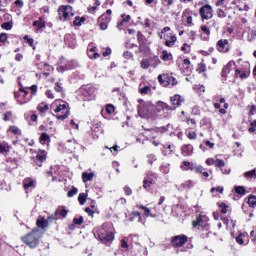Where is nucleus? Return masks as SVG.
<instances>
[{"mask_svg":"<svg viewBox=\"0 0 256 256\" xmlns=\"http://www.w3.org/2000/svg\"><path fill=\"white\" fill-rule=\"evenodd\" d=\"M141 67L142 69H149V67H151V58L142 60Z\"/></svg>","mask_w":256,"mask_h":256,"instance_id":"nucleus-42","label":"nucleus"},{"mask_svg":"<svg viewBox=\"0 0 256 256\" xmlns=\"http://www.w3.org/2000/svg\"><path fill=\"white\" fill-rule=\"evenodd\" d=\"M37 110L39 113H47L49 111V104L41 103L38 105Z\"/></svg>","mask_w":256,"mask_h":256,"instance_id":"nucleus-32","label":"nucleus"},{"mask_svg":"<svg viewBox=\"0 0 256 256\" xmlns=\"http://www.w3.org/2000/svg\"><path fill=\"white\" fill-rule=\"evenodd\" d=\"M1 27L2 29H6V31H11V29H13V22H5Z\"/></svg>","mask_w":256,"mask_h":256,"instance_id":"nucleus-46","label":"nucleus"},{"mask_svg":"<svg viewBox=\"0 0 256 256\" xmlns=\"http://www.w3.org/2000/svg\"><path fill=\"white\" fill-rule=\"evenodd\" d=\"M244 177H245V179H248V181L251 179H256V168L245 172Z\"/></svg>","mask_w":256,"mask_h":256,"instance_id":"nucleus-27","label":"nucleus"},{"mask_svg":"<svg viewBox=\"0 0 256 256\" xmlns=\"http://www.w3.org/2000/svg\"><path fill=\"white\" fill-rule=\"evenodd\" d=\"M85 20V17L80 18L79 16H77L73 23L76 27H81L82 23H85Z\"/></svg>","mask_w":256,"mask_h":256,"instance_id":"nucleus-40","label":"nucleus"},{"mask_svg":"<svg viewBox=\"0 0 256 256\" xmlns=\"http://www.w3.org/2000/svg\"><path fill=\"white\" fill-rule=\"evenodd\" d=\"M219 53H229V40L220 39L216 44Z\"/></svg>","mask_w":256,"mask_h":256,"instance_id":"nucleus-10","label":"nucleus"},{"mask_svg":"<svg viewBox=\"0 0 256 256\" xmlns=\"http://www.w3.org/2000/svg\"><path fill=\"white\" fill-rule=\"evenodd\" d=\"M83 221H84L83 216L73 219L74 225H83Z\"/></svg>","mask_w":256,"mask_h":256,"instance_id":"nucleus-56","label":"nucleus"},{"mask_svg":"<svg viewBox=\"0 0 256 256\" xmlns=\"http://www.w3.org/2000/svg\"><path fill=\"white\" fill-rule=\"evenodd\" d=\"M249 133L256 134V120H254L253 122L250 123Z\"/></svg>","mask_w":256,"mask_h":256,"instance_id":"nucleus-55","label":"nucleus"},{"mask_svg":"<svg viewBox=\"0 0 256 256\" xmlns=\"http://www.w3.org/2000/svg\"><path fill=\"white\" fill-rule=\"evenodd\" d=\"M84 101H93L95 99V89L88 87L83 92Z\"/></svg>","mask_w":256,"mask_h":256,"instance_id":"nucleus-12","label":"nucleus"},{"mask_svg":"<svg viewBox=\"0 0 256 256\" xmlns=\"http://www.w3.org/2000/svg\"><path fill=\"white\" fill-rule=\"evenodd\" d=\"M217 16L220 19H225V17H227V14L225 13V11H223V9H218L217 10Z\"/></svg>","mask_w":256,"mask_h":256,"instance_id":"nucleus-58","label":"nucleus"},{"mask_svg":"<svg viewBox=\"0 0 256 256\" xmlns=\"http://www.w3.org/2000/svg\"><path fill=\"white\" fill-rule=\"evenodd\" d=\"M21 240L23 241V243L28 245L30 249H35V247L39 245V241H41V232L39 231V229H34L26 236H22Z\"/></svg>","mask_w":256,"mask_h":256,"instance_id":"nucleus-4","label":"nucleus"},{"mask_svg":"<svg viewBox=\"0 0 256 256\" xmlns=\"http://www.w3.org/2000/svg\"><path fill=\"white\" fill-rule=\"evenodd\" d=\"M233 62H229L223 69H222V77L224 79L227 77V74L231 72V65Z\"/></svg>","mask_w":256,"mask_h":256,"instance_id":"nucleus-33","label":"nucleus"},{"mask_svg":"<svg viewBox=\"0 0 256 256\" xmlns=\"http://www.w3.org/2000/svg\"><path fill=\"white\" fill-rule=\"evenodd\" d=\"M161 3L164 7H171V5H173V0H161Z\"/></svg>","mask_w":256,"mask_h":256,"instance_id":"nucleus-60","label":"nucleus"},{"mask_svg":"<svg viewBox=\"0 0 256 256\" xmlns=\"http://www.w3.org/2000/svg\"><path fill=\"white\" fill-rule=\"evenodd\" d=\"M180 167H181L182 171H193L195 166L193 163H191L189 161H184Z\"/></svg>","mask_w":256,"mask_h":256,"instance_id":"nucleus-21","label":"nucleus"},{"mask_svg":"<svg viewBox=\"0 0 256 256\" xmlns=\"http://www.w3.org/2000/svg\"><path fill=\"white\" fill-rule=\"evenodd\" d=\"M93 233L94 237L101 241V243H111L115 239L113 224L104 223L100 228H95Z\"/></svg>","mask_w":256,"mask_h":256,"instance_id":"nucleus-1","label":"nucleus"},{"mask_svg":"<svg viewBox=\"0 0 256 256\" xmlns=\"http://www.w3.org/2000/svg\"><path fill=\"white\" fill-rule=\"evenodd\" d=\"M78 201H79L80 205H85V201H87V194L80 193L78 196Z\"/></svg>","mask_w":256,"mask_h":256,"instance_id":"nucleus-43","label":"nucleus"},{"mask_svg":"<svg viewBox=\"0 0 256 256\" xmlns=\"http://www.w3.org/2000/svg\"><path fill=\"white\" fill-rule=\"evenodd\" d=\"M137 40L140 45H145V43H147V38H145V35H143L141 31L137 32Z\"/></svg>","mask_w":256,"mask_h":256,"instance_id":"nucleus-30","label":"nucleus"},{"mask_svg":"<svg viewBox=\"0 0 256 256\" xmlns=\"http://www.w3.org/2000/svg\"><path fill=\"white\" fill-rule=\"evenodd\" d=\"M236 77H240V79H247L249 77V74L247 72L236 69Z\"/></svg>","mask_w":256,"mask_h":256,"instance_id":"nucleus-35","label":"nucleus"},{"mask_svg":"<svg viewBox=\"0 0 256 256\" xmlns=\"http://www.w3.org/2000/svg\"><path fill=\"white\" fill-rule=\"evenodd\" d=\"M54 89L57 93H63V84L61 82H57Z\"/></svg>","mask_w":256,"mask_h":256,"instance_id":"nucleus-50","label":"nucleus"},{"mask_svg":"<svg viewBox=\"0 0 256 256\" xmlns=\"http://www.w3.org/2000/svg\"><path fill=\"white\" fill-rule=\"evenodd\" d=\"M36 186H37V182L35 180H33L32 178H25L23 180V187L25 190L35 189Z\"/></svg>","mask_w":256,"mask_h":256,"instance_id":"nucleus-15","label":"nucleus"},{"mask_svg":"<svg viewBox=\"0 0 256 256\" xmlns=\"http://www.w3.org/2000/svg\"><path fill=\"white\" fill-rule=\"evenodd\" d=\"M187 241L188 238L185 235L174 236L171 240L172 247H183Z\"/></svg>","mask_w":256,"mask_h":256,"instance_id":"nucleus-9","label":"nucleus"},{"mask_svg":"<svg viewBox=\"0 0 256 256\" xmlns=\"http://www.w3.org/2000/svg\"><path fill=\"white\" fill-rule=\"evenodd\" d=\"M138 115L145 119H155L157 117V111H155V105L150 101L144 102L143 99L138 100Z\"/></svg>","mask_w":256,"mask_h":256,"instance_id":"nucleus-2","label":"nucleus"},{"mask_svg":"<svg viewBox=\"0 0 256 256\" xmlns=\"http://www.w3.org/2000/svg\"><path fill=\"white\" fill-rule=\"evenodd\" d=\"M13 135H21V130L17 126H10L9 130Z\"/></svg>","mask_w":256,"mask_h":256,"instance_id":"nucleus-45","label":"nucleus"},{"mask_svg":"<svg viewBox=\"0 0 256 256\" xmlns=\"http://www.w3.org/2000/svg\"><path fill=\"white\" fill-rule=\"evenodd\" d=\"M7 33H1L0 34V43H7Z\"/></svg>","mask_w":256,"mask_h":256,"instance_id":"nucleus-63","label":"nucleus"},{"mask_svg":"<svg viewBox=\"0 0 256 256\" xmlns=\"http://www.w3.org/2000/svg\"><path fill=\"white\" fill-rule=\"evenodd\" d=\"M206 69H207V66H205V64L203 63L198 64V73H205Z\"/></svg>","mask_w":256,"mask_h":256,"instance_id":"nucleus-59","label":"nucleus"},{"mask_svg":"<svg viewBox=\"0 0 256 256\" xmlns=\"http://www.w3.org/2000/svg\"><path fill=\"white\" fill-rule=\"evenodd\" d=\"M93 177H95V173L93 172H90V173L84 172L82 174V179L84 183H87L88 181H93Z\"/></svg>","mask_w":256,"mask_h":256,"instance_id":"nucleus-28","label":"nucleus"},{"mask_svg":"<svg viewBox=\"0 0 256 256\" xmlns=\"http://www.w3.org/2000/svg\"><path fill=\"white\" fill-rule=\"evenodd\" d=\"M193 171H195V173L201 174L203 171H205V168H203L201 165H196L194 166Z\"/></svg>","mask_w":256,"mask_h":256,"instance_id":"nucleus-52","label":"nucleus"},{"mask_svg":"<svg viewBox=\"0 0 256 256\" xmlns=\"http://www.w3.org/2000/svg\"><path fill=\"white\" fill-rule=\"evenodd\" d=\"M175 43H177V35H171L170 39H168L164 42V45L166 47H173L175 45Z\"/></svg>","mask_w":256,"mask_h":256,"instance_id":"nucleus-24","label":"nucleus"},{"mask_svg":"<svg viewBox=\"0 0 256 256\" xmlns=\"http://www.w3.org/2000/svg\"><path fill=\"white\" fill-rule=\"evenodd\" d=\"M173 111V107L169 106L165 102H158L155 106L156 115L157 113H161V111Z\"/></svg>","mask_w":256,"mask_h":256,"instance_id":"nucleus-14","label":"nucleus"},{"mask_svg":"<svg viewBox=\"0 0 256 256\" xmlns=\"http://www.w3.org/2000/svg\"><path fill=\"white\" fill-rule=\"evenodd\" d=\"M191 10L186 9L182 13V19H186L188 25H193V17L191 16Z\"/></svg>","mask_w":256,"mask_h":256,"instance_id":"nucleus-19","label":"nucleus"},{"mask_svg":"<svg viewBox=\"0 0 256 256\" xmlns=\"http://www.w3.org/2000/svg\"><path fill=\"white\" fill-rule=\"evenodd\" d=\"M139 91L141 93V95H149V93H151V87L149 86H143V87H139Z\"/></svg>","mask_w":256,"mask_h":256,"instance_id":"nucleus-36","label":"nucleus"},{"mask_svg":"<svg viewBox=\"0 0 256 256\" xmlns=\"http://www.w3.org/2000/svg\"><path fill=\"white\" fill-rule=\"evenodd\" d=\"M209 235H211V231H209V227L202 228V233H201L202 239H207V237H209Z\"/></svg>","mask_w":256,"mask_h":256,"instance_id":"nucleus-44","label":"nucleus"},{"mask_svg":"<svg viewBox=\"0 0 256 256\" xmlns=\"http://www.w3.org/2000/svg\"><path fill=\"white\" fill-rule=\"evenodd\" d=\"M161 65V60L159 59L158 56H154L150 58V66L154 67V69L158 66Z\"/></svg>","mask_w":256,"mask_h":256,"instance_id":"nucleus-29","label":"nucleus"},{"mask_svg":"<svg viewBox=\"0 0 256 256\" xmlns=\"http://www.w3.org/2000/svg\"><path fill=\"white\" fill-rule=\"evenodd\" d=\"M10 150H11V146H9V143L7 142L0 143V153L2 154L9 153Z\"/></svg>","mask_w":256,"mask_h":256,"instance_id":"nucleus-25","label":"nucleus"},{"mask_svg":"<svg viewBox=\"0 0 256 256\" xmlns=\"http://www.w3.org/2000/svg\"><path fill=\"white\" fill-rule=\"evenodd\" d=\"M123 191H124L125 195H127V196L133 194V190H132L131 187H129V186H125V187L123 188Z\"/></svg>","mask_w":256,"mask_h":256,"instance_id":"nucleus-61","label":"nucleus"},{"mask_svg":"<svg viewBox=\"0 0 256 256\" xmlns=\"http://www.w3.org/2000/svg\"><path fill=\"white\" fill-rule=\"evenodd\" d=\"M182 187H184V189H192V187H195V182H193V180H187L182 184Z\"/></svg>","mask_w":256,"mask_h":256,"instance_id":"nucleus-41","label":"nucleus"},{"mask_svg":"<svg viewBox=\"0 0 256 256\" xmlns=\"http://www.w3.org/2000/svg\"><path fill=\"white\" fill-rule=\"evenodd\" d=\"M144 179H148L149 183H153L154 179H157V173L149 171Z\"/></svg>","mask_w":256,"mask_h":256,"instance_id":"nucleus-31","label":"nucleus"},{"mask_svg":"<svg viewBox=\"0 0 256 256\" xmlns=\"http://www.w3.org/2000/svg\"><path fill=\"white\" fill-rule=\"evenodd\" d=\"M167 131H168L167 126H162V127L150 130L151 133H167Z\"/></svg>","mask_w":256,"mask_h":256,"instance_id":"nucleus-39","label":"nucleus"},{"mask_svg":"<svg viewBox=\"0 0 256 256\" xmlns=\"http://www.w3.org/2000/svg\"><path fill=\"white\" fill-rule=\"evenodd\" d=\"M106 112L108 113V115H112V113H115V106H113L112 104L106 105Z\"/></svg>","mask_w":256,"mask_h":256,"instance_id":"nucleus-49","label":"nucleus"},{"mask_svg":"<svg viewBox=\"0 0 256 256\" xmlns=\"http://www.w3.org/2000/svg\"><path fill=\"white\" fill-rule=\"evenodd\" d=\"M158 81L161 83V85H164V87H175L177 85V79L173 76H169V74H160L158 76Z\"/></svg>","mask_w":256,"mask_h":256,"instance_id":"nucleus-7","label":"nucleus"},{"mask_svg":"<svg viewBox=\"0 0 256 256\" xmlns=\"http://www.w3.org/2000/svg\"><path fill=\"white\" fill-rule=\"evenodd\" d=\"M155 161H157V156H155V154L148 155V163L150 165H153V163H155Z\"/></svg>","mask_w":256,"mask_h":256,"instance_id":"nucleus-54","label":"nucleus"},{"mask_svg":"<svg viewBox=\"0 0 256 256\" xmlns=\"http://www.w3.org/2000/svg\"><path fill=\"white\" fill-rule=\"evenodd\" d=\"M248 205L249 207H256V196H250L248 199Z\"/></svg>","mask_w":256,"mask_h":256,"instance_id":"nucleus-47","label":"nucleus"},{"mask_svg":"<svg viewBox=\"0 0 256 256\" xmlns=\"http://www.w3.org/2000/svg\"><path fill=\"white\" fill-rule=\"evenodd\" d=\"M88 56L90 57V59H99L101 57V55L97 53V47L90 48Z\"/></svg>","mask_w":256,"mask_h":256,"instance_id":"nucleus-22","label":"nucleus"},{"mask_svg":"<svg viewBox=\"0 0 256 256\" xmlns=\"http://www.w3.org/2000/svg\"><path fill=\"white\" fill-rule=\"evenodd\" d=\"M153 185V183H149L148 179H144L143 180V188L144 189H148L149 187H151Z\"/></svg>","mask_w":256,"mask_h":256,"instance_id":"nucleus-64","label":"nucleus"},{"mask_svg":"<svg viewBox=\"0 0 256 256\" xmlns=\"http://www.w3.org/2000/svg\"><path fill=\"white\" fill-rule=\"evenodd\" d=\"M98 21H102L104 23H110L111 22V16H109L108 14H102L99 18Z\"/></svg>","mask_w":256,"mask_h":256,"instance_id":"nucleus-38","label":"nucleus"},{"mask_svg":"<svg viewBox=\"0 0 256 256\" xmlns=\"http://www.w3.org/2000/svg\"><path fill=\"white\" fill-rule=\"evenodd\" d=\"M170 101L172 103V109L175 111L177 107H181V103H183V99L181 98V95L176 94L170 98Z\"/></svg>","mask_w":256,"mask_h":256,"instance_id":"nucleus-13","label":"nucleus"},{"mask_svg":"<svg viewBox=\"0 0 256 256\" xmlns=\"http://www.w3.org/2000/svg\"><path fill=\"white\" fill-rule=\"evenodd\" d=\"M77 188L73 187V189H71L68 193L67 196L68 197H75V195H77Z\"/></svg>","mask_w":256,"mask_h":256,"instance_id":"nucleus-62","label":"nucleus"},{"mask_svg":"<svg viewBox=\"0 0 256 256\" xmlns=\"http://www.w3.org/2000/svg\"><path fill=\"white\" fill-rule=\"evenodd\" d=\"M33 27H37V29H45V20L43 17H40L38 20L33 22Z\"/></svg>","mask_w":256,"mask_h":256,"instance_id":"nucleus-23","label":"nucleus"},{"mask_svg":"<svg viewBox=\"0 0 256 256\" xmlns=\"http://www.w3.org/2000/svg\"><path fill=\"white\" fill-rule=\"evenodd\" d=\"M69 69H71V66L65 65V66H59V67L57 68V71H58L59 73H64V71H69Z\"/></svg>","mask_w":256,"mask_h":256,"instance_id":"nucleus-53","label":"nucleus"},{"mask_svg":"<svg viewBox=\"0 0 256 256\" xmlns=\"http://www.w3.org/2000/svg\"><path fill=\"white\" fill-rule=\"evenodd\" d=\"M199 13L202 21H209V19H213V7L209 4L202 6L199 9Z\"/></svg>","mask_w":256,"mask_h":256,"instance_id":"nucleus-8","label":"nucleus"},{"mask_svg":"<svg viewBox=\"0 0 256 256\" xmlns=\"http://www.w3.org/2000/svg\"><path fill=\"white\" fill-rule=\"evenodd\" d=\"M55 215L57 217H62V219H65V217H67V213H69V211H67V209H65V206H59L56 210H55Z\"/></svg>","mask_w":256,"mask_h":256,"instance_id":"nucleus-18","label":"nucleus"},{"mask_svg":"<svg viewBox=\"0 0 256 256\" xmlns=\"http://www.w3.org/2000/svg\"><path fill=\"white\" fill-rule=\"evenodd\" d=\"M160 59H162V61H171L173 59V54L169 53L167 50H163Z\"/></svg>","mask_w":256,"mask_h":256,"instance_id":"nucleus-26","label":"nucleus"},{"mask_svg":"<svg viewBox=\"0 0 256 256\" xmlns=\"http://www.w3.org/2000/svg\"><path fill=\"white\" fill-rule=\"evenodd\" d=\"M234 190H235V193H237L238 195H246L247 194V190L243 186H235Z\"/></svg>","mask_w":256,"mask_h":256,"instance_id":"nucleus-34","label":"nucleus"},{"mask_svg":"<svg viewBox=\"0 0 256 256\" xmlns=\"http://www.w3.org/2000/svg\"><path fill=\"white\" fill-rule=\"evenodd\" d=\"M49 141H51V137L49 136V134L47 133H42L40 136V142L42 143H49Z\"/></svg>","mask_w":256,"mask_h":256,"instance_id":"nucleus-37","label":"nucleus"},{"mask_svg":"<svg viewBox=\"0 0 256 256\" xmlns=\"http://www.w3.org/2000/svg\"><path fill=\"white\" fill-rule=\"evenodd\" d=\"M36 225L37 227H39L40 229H45V227H49L48 221L45 220V218L39 216V218L36 221Z\"/></svg>","mask_w":256,"mask_h":256,"instance_id":"nucleus-20","label":"nucleus"},{"mask_svg":"<svg viewBox=\"0 0 256 256\" xmlns=\"http://www.w3.org/2000/svg\"><path fill=\"white\" fill-rule=\"evenodd\" d=\"M192 225L196 229H207L209 228V218L206 215L200 214L196 221L192 222Z\"/></svg>","mask_w":256,"mask_h":256,"instance_id":"nucleus-6","label":"nucleus"},{"mask_svg":"<svg viewBox=\"0 0 256 256\" xmlns=\"http://www.w3.org/2000/svg\"><path fill=\"white\" fill-rule=\"evenodd\" d=\"M51 108L54 110V113H62V114H57L56 119L59 121H65L69 117V108H67V103L61 101V100H56L52 105Z\"/></svg>","mask_w":256,"mask_h":256,"instance_id":"nucleus-3","label":"nucleus"},{"mask_svg":"<svg viewBox=\"0 0 256 256\" xmlns=\"http://www.w3.org/2000/svg\"><path fill=\"white\" fill-rule=\"evenodd\" d=\"M46 159L47 152L45 150H40L36 155L35 163L36 165H38V167H41L43 165V161H45Z\"/></svg>","mask_w":256,"mask_h":256,"instance_id":"nucleus-11","label":"nucleus"},{"mask_svg":"<svg viewBox=\"0 0 256 256\" xmlns=\"http://www.w3.org/2000/svg\"><path fill=\"white\" fill-rule=\"evenodd\" d=\"M137 209H141L142 211H144V215L146 217H152L153 219L159 217V215L152 213L151 209H149L148 207H146L144 205H137Z\"/></svg>","mask_w":256,"mask_h":256,"instance_id":"nucleus-16","label":"nucleus"},{"mask_svg":"<svg viewBox=\"0 0 256 256\" xmlns=\"http://www.w3.org/2000/svg\"><path fill=\"white\" fill-rule=\"evenodd\" d=\"M182 155L184 157H191L193 155V146L191 144L182 146Z\"/></svg>","mask_w":256,"mask_h":256,"instance_id":"nucleus-17","label":"nucleus"},{"mask_svg":"<svg viewBox=\"0 0 256 256\" xmlns=\"http://www.w3.org/2000/svg\"><path fill=\"white\" fill-rule=\"evenodd\" d=\"M57 219H59V217H57V215H55V212H54V214H52L51 216H48L46 221H48V225H49V223H53V221H57Z\"/></svg>","mask_w":256,"mask_h":256,"instance_id":"nucleus-57","label":"nucleus"},{"mask_svg":"<svg viewBox=\"0 0 256 256\" xmlns=\"http://www.w3.org/2000/svg\"><path fill=\"white\" fill-rule=\"evenodd\" d=\"M214 165L215 167H219L220 169H223V167H225V161L216 159Z\"/></svg>","mask_w":256,"mask_h":256,"instance_id":"nucleus-51","label":"nucleus"},{"mask_svg":"<svg viewBox=\"0 0 256 256\" xmlns=\"http://www.w3.org/2000/svg\"><path fill=\"white\" fill-rule=\"evenodd\" d=\"M58 15H59L60 21H69V19H71V17H73V15L75 14L73 13V7L61 6L58 9Z\"/></svg>","mask_w":256,"mask_h":256,"instance_id":"nucleus-5","label":"nucleus"},{"mask_svg":"<svg viewBox=\"0 0 256 256\" xmlns=\"http://www.w3.org/2000/svg\"><path fill=\"white\" fill-rule=\"evenodd\" d=\"M245 234H240L239 236L236 237V242L239 245H245Z\"/></svg>","mask_w":256,"mask_h":256,"instance_id":"nucleus-48","label":"nucleus"}]
</instances>
